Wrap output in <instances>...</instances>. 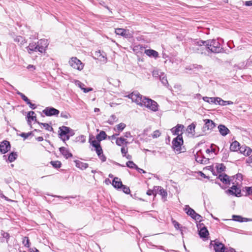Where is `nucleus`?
Wrapping results in <instances>:
<instances>
[{
	"mask_svg": "<svg viewBox=\"0 0 252 252\" xmlns=\"http://www.w3.org/2000/svg\"><path fill=\"white\" fill-rule=\"evenodd\" d=\"M116 144L119 146H121L124 144L126 146L127 144H129V143L124 137H120L116 138Z\"/></svg>",
	"mask_w": 252,
	"mask_h": 252,
	"instance_id": "2f4dec72",
	"label": "nucleus"
},
{
	"mask_svg": "<svg viewBox=\"0 0 252 252\" xmlns=\"http://www.w3.org/2000/svg\"><path fill=\"white\" fill-rule=\"evenodd\" d=\"M185 211L186 214L190 216L192 219L195 218L197 213L189 205H186L185 207Z\"/></svg>",
	"mask_w": 252,
	"mask_h": 252,
	"instance_id": "5701e85b",
	"label": "nucleus"
},
{
	"mask_svg": "<svg viewBox=\"0 0 252 252\" xmlns=\"http://www.w3.org/2000/svg\"><path fill=\"white\" fill-rule=\"evenodd\" d=\"M59 151L61 154L64 157L65 159H68L69 158H72L73 155L71 153L69 150L64 147H61L59 148Z\"/></svg>",
	"mask_w": 252,
	"mask_h": 252,
	"instance_id": "aec40b11",
	"label": "nucleus"
},
{
	"mask_svg": "<svg viewBox=\"0 0 252 252\" xmlns=\"http://www.w3.org/2000/svg\"><path fill=\"white\" fill-rule=\"evenodd\" d=\"M216 168L217 171L219 173H220L225 170V166L223 163H218L216 165Z\"/></svg>",
	"mask_w": 252,
	"mask_h": 252,
	"instance_id": "58836bf2",
	"label": "nucleus"
},
{
	"mask_svg": "<svg viewBox=\"0 0 252 252\" xmlns=\"http://www.w3.org/2000/svg\"><path fill=\"white\" fill-rule=\"evenodd\" d=\"M204 125L202 128L204 131L206 130H212L216 126V124L210 119L203 120Z\"/></svg>",
	"mask_w": 252,
	"mask_h": 252,
	"instance_id": "dca6fc26",
	"label": "nucleus"
},
{
	"mask_svg": "<svg viewBox=\"0 0 252 252\" xmlns=\"http://www.w3.org/2000/svg\"><path fill=\"white\" fill-rule=\"evenodd\" d=\"M202 98L204 101H205L210 104H218V100H219L218 97H209L205 96L202 97Z\"/></svg>",
	"mask_w": 252,
	"mask_h": 252,
	"instance_id": "b1692460",
	"label": "nucleus"
},
{
	"mask_svg": "<svg viewBox=\"0 0 252 252\" xmlns=\"http://www.w3.org/2000/svg\"><path fill=\"white\" fill-rule=\"evenodd\" d=\"M22 243L25 247L30 248L31 243L29 237L27 236L24 237L23 238Z\"/></svg>",
	"mask_w": 252,
	"mask_h": 252,
	"instance_id": "c03bdc74",
	"label": "nucleus"
},
{
	"mask_svg": "<svg viewBox=\"0 0 252 252\" xmlns=\"http://www.w3.org/2000/svg\"><path fill=\"white\" fill-rule=\"evenodd\" d=\"M154 189H156L157 194L160 195L163 198L166 197L167 191L163 188L160 186H154Z\"/></svg>",
	"mask_w": 252,
	"mask_h": 252,
	"instance_id": "bb28decb",
	"label": "nucleus"
},
{
	"mask_svg": "<svg viewBox=\"0 0 252 252\" xmlns=\"http://www.w3.org/2000/svg\"><path fill=\"white\" fill-rule=\"evenodd\" d=\"M228 194L234 195L237 197L240 196L241 195V190L237 185H233L231 187L226 190Z\"/></svg>",
	"mask_w": 252,
	"mask_h": 252,
	"instance_id": "4468645a",
	"label": "nucleus"
},
{
	"mask_svg": "<svg viewBox=\"0 0 252 252\" xmlns=\"http://www.w3.org/2000/svg\"><path fill=\"white\" fill-rule=\"evenodd\" d=\"M217 179H219L221 182L226 185H230L231 180L229 176L225 173H221L219 174Z\"/></svg>",
	"mask_w": 252,
	"mask_h": 252,
	"instance_id": "a211bd4d",
	"label": "nucleus"
},
{
	"mask_svg": "<svg viewBox=\"0 0 252 252\" xmlns=\"http://www.w3.org/2000/svg\"><path fill=\"white\" fill-rule=\"evenodd\" d=\"M132 100L133 102H135L137 105L140 106H144L145 104L144 99H147V97L143 96V95H124Z\"/></svg>",
	"mask_w": 252,
	"mask_h": 252,
	"instance_id": "9b49d317",
	"label": "nucleus"
},
{
	"mask_svg": "<svg viewBox=\"0 0 252 252\" xmlns=\"http://www.w3.org/2000/svg\"><path fill=\"white\" fill-rule=\"evenodd\" d=\"M42 113L47 117H58L60 114V111L53 107H46L42 111Z\"/></svg>",
	"mask_w": 252,
	"mask_h": 252,
	"instance_id": "6e6552de",
	"label": "nucleus"
},
{
	"mask_svg": "<svg viewBox=\"0 0 252 252\" xmlns=\"http://www.w3.org/2000/svg\"><path fill=\"white\" fill-rule=\"evenodd\" d=\"M194 157L196 161L199 163L206 164L209 162V158L204 157L201 150H199L194 155Z\"/></svg>",
	"mask_w": 252,
	"mask_h": 252,
	"instance_id": "f8f14e48",
	"label": "nucleus"
},
{
	"mask_svg": "<svg viewBox=\"0 0 252 252\" xmlns=\"http://www.w3.org/2000/svg\"><path fill=\"white\" fill-rule=\"evenodd\" d=\"M0 241L1 243H3L6 240L7 243L10 238V234L8 232H6L4 231L1 230L0 231Z\"/></svg>",
	"mask_w": 252,
	"mask_h": 252,
	"instance_id": "c756f323",
	"label": "nucleus"
},
{
	"mask_svg": "<svg viewBox=\"0 0 252 252\" xmlns=\"http://www.w3.org/2000/svg\"><path fill=\"white\" fill-rule=\"evenodd\" d=\"M94 55L101 62L106 63L107 61V58L106 57V54L104 52H101L100 51H96Z\"/></svg>",
	"mask_w": 252,
	"mask_h": 252,
	"instance_id": "cd10ccee",
	"label": "nucleus"
},
{
	"mask_svg": "<svg viewBox=\"0 0 252 252\" xmlns=\"http://www.w3.org/2000/svg\"><path fill=\"white\" fill-rule=\"evenodd\" d=\"M144 100L145 101L144 106L154 112H156L158 110V105L157 102L149 98Z\"/></svg>",
	"mask_w": 252,
	"mask_h": 252,
	"instance_id": "423d86ee",
	"label": "nucleus"
},
{
	"mask_svg": "<svg viewBox=\"0 0 252 252\" xmlns=\"http://www.w3.org/2000/svg\"><path fill=\"white\" fill-rule=\"evenodd\" d=\"M18 158V155L17 152L12 151L8 155V158L6 159V161H8L9 162H12L14 161H15Z\"/></svg>",
	"mask_w": 252,
	"mask_h": 252,
	"instance_id": "473e14b6",
	"label": "nucleus"
},
{
	"mask_svg": "<svg viewBox=\"0 0 252 252\" xmlns=\"http://www.w3.org/2000/svg\"><path fill=\"white\" fill-rule=\"evenodd\" d=\"M200 226H203L202 228L198 230V235L199 237L203 239L204 241L207 240L209 238V233L207 227L203 224L200 223Z\"/></svg>",
	"mask_w": 252,
	"mask_h": 252,
	"instance_id": "ddd939ff",
	"label": "nucleus"
},
{
	"mask_svg": "<svg viewBox=\"0 0 252 252\" xmlns=\"http://www.w3.org/2000/svg\"><path fill=\"white\" fill-rule=\"evenodd\" d=\"M123 185L122 182L120 179L116 177H114L113 180H112V185L114 188L119 190H121V188Z\"/></svg>",
	"mask_w": 252,
	"mask_h": 252,
	"instance_id": "412c9836",
	"label": "nucleus"
},
{
	"mask_svg": "<svg viewBox=\"0 0 252 252\" xmlns=\"http://www.w3.org/2000/svg\"><path fill=\"white\" fill-rule=\"evenodd\" d=\"M196 126V123L194 122L192 123L189 125L187 129V131L189 133L193 134L195 132V128Z\"/></svg>",
	"mask_w": 252,
	"mask_h": 252,
	"instance_id": "e433bc0d",
	"label": "nucleus"
},
{
	"mask_svg": "<svg viewBox=\"0 0 252 252\" xmlns=\"http://www.w3.org/2000/svg\"><path fill=\"white\" fill-rule=\"evenodd\" d=\"M115 32L116 34L121 35L126 38H132L133 35V31L122 28L116 29Z\"/></svg>",
	"mask_w": 252,
	"mask_h": 252,
	"instance_id": "0eeeda50",
	"label": "nucleus"
},
{
	"mask_svg": "<svg viewBox=\"0 0 252 252\" xmlns=\"http://www.w3.org/2000/svg\"><path fill=\"white\" fill-rule=\"evenodd\" d=\"M236 179L240 181L243 180V175L242 174L238 173L236 175Z\"/></svg>",
	"mask_w": 252,
	"mask_h": 252,
	"instance_id": "0e129e2a",
	"label": "nucleus"
},
{
	"mask_svg": "<svg viewBox=\"0 0 252 252\" xmlns=\"http://www.w3.org/2000/svg\"><path fill=\"white\" fill-rule=\"evenodd\" d=\"M159 77L160 81L165 86L166 85H168V81L167 80L166 75L164 74V73L160 72Z\"/></svg>",
	"mask_w": 252,
	"mask_h": 252,
	"instance_id": "a19ab883",
	"label": "nucleus"
},
{
	"mask_svg": "<svg viewBox=\"0 0 252 252\" xmlns=\"http://www.w3.org/2000/svg\"><path fill=\"white\" fill-rule=\"evenodd\" d=\"M135 170H136L137 172H138L139 173H143V174H145V173H146V172L144 170H143V169H141V168H140L138 167V166H136V168H135Z\"/></svg>",
	"mask_w": 252,
	"mask_h": 252,
	"instance_id": "e2e57ef3",
	"label": "nucleus"
},
{
	"mask_svg": "<svg viewBox=\"0 0 252 252\" xmlns=\"http://www.w3.org/2000/svg\"><path fill=\"white\" fill-rule=\"evenodd\" d=\"M37 124L40 126H42L46 130L49 131H53V128L50 126L48 123H43L41 122H37Z\"/></svg>",
	"mask_w": 252,
	"mask_h": 252,
	"instance_id": "37998d69",
	"label": "nucleus"
},
{
	"mask_svg": "<svg viewBox=\"0 0 252 252\" xmlns=\"http://www.w3.org/2000/svg\"><path fill=\"white\" fill-rule=\"evenodd\" d=\"M195 44L199 46L203 45L207 49L215 53L220 52L222 49L220 43L214 39L207 41L200 40L196 42Z\"/></svg>",
	"mask_w": 252,
	"mask_h": 252,
	"instance_id": "f257e3e1",
	"label": "nucleus"
},
{
	"mask_svg": "<svg viewBox=\"0 0 252 252\" xmlns=\"http://www.w3.org/2000/svg\"><path fill=\"white\" fill-rule=\"evenodd\" d=\"M240 145V143L238 141H234L230 144V150L232 152L238 151Z\"/></svg>",
	"mask_w": 252,
	"mask_h": 252,
	"instance_id": "72a5a7b5",
	"label": "nucleus"
},
{
	"mask_svg": "<svg viewBox=\"0 0 252 252\" xmlns=\"http://www.w3.org/2000/svg\"><path fill=\"white\" fill-rule=\"evenodd\" d=\"M107 137V135L106 133L103 130H101L99 133L96 135V140L94 139V137L93 135H90L89 136V142L90 143L100 144V141L106 139Z\"/></svg>",
	"mask_w": 252,
	"mask_h": 252,
	"instance_id": "7ed1b4c3",
	"label": "nucleus"
},
{
	"mask_svg": "<svg viewBox=\"0 0 252 252\" xmlns=\"http://www.w3.org/2000/svg\"><path fill=\"white\" fill-rule=\"evenodd\" d=\"M120 190H122L126 194H129L130 192L129 188L124 185L122 186Z\"/></svg>",
	"mask_w": 252,
	"mask_h": 252,
	"instance_id": "de8ad7c7",
	"label": "nucleus"
},
{
	"mask_svg": "<svg viewBox=\"0 0 252 252\" xmlns=\"http://www.w3.org/2000/svg\"><path fill=\"white\" fill-rule=\"evenodd\" d=\"M183 144L184 142L173 138L172 142V148L174 151L178 152V153H181Z\"/></svg>",
	"mask_w": 252,
	"mask_h": 252,
	"instance_id": "f3484780",
	"label": "nucleus"
},
{
	"mask_svg": "<svg viewBox=\"0 0 252 252\" xmlns=\"http://www.w3.org/2000/svg\"><path fill=\"white\" fill-rule=\"evenodd\" d=\"M118 120V118L115 115H112L110 119L108 120V123L110 125H113L114 122H116Z\"/></svg>",
	"mask_w": 252,
	"mask_h": 252,
	"instance_id": "3c124183",
	"label": "nucleus"
},
{
	"mask_svg": "<svg viewBox=\"0 0 252 252\" xmlns=\"http://www.w3.org/2000/svg\"><path fill=\"white\" fill-rule=\"evenodd\" d=\"M210 247H213L215 252H225L227 249L224 244L217 240L211 241Z\"/></svg>",
	"mask_w": 252,
	"mask_h": 252,
	"instance_id": "39448f33",
	"label": "nucleus"
},
{
	"mask_svg": "<svg viewBox=\"0 0 252 252\" xmlns=\"http://www.w3.org/2000/svg\"><path fill=\"white\" fill-rule=\"evenodd\" d=\"M198 174L202 177L206 179H209V177L208 176H206L203 172L199 171Z\"/></svg>",
	"mask_w": 252,
	"mask_h": 252,
	"instance_id": "69168bd1",
	"label": "nucleus"
},
{
	"mask_svg": "<svg viewBox=\"0 0 252 252\" xmlns=\"http://www.w3.org/2000/svg\"><path fill=\"white\" fill-rule=\"evenodd\" d=\"M126 127V125L123 123H121L116 126V128H115V130H118L119 132H121Z\"/></svg>",
	"mask_w": 252,
	"mask_h": 252,
	"instance_id": "a18cd8bd",
	"label": "nucleus"
},
{
	"mask_svg": "<svg viewBox=\"0 0 252 252\" xmlns=\"http://www.w3.org/2000/svg\"><path fill=\"white\" fill-rule=\"evenodd\" d=\"M74 162L76 167L82 170L86 169L89 166L88 163L82 162L78 160H74Z\"/></svg>",
	"mask_w": 252,
	"mask_h": 252,
	"instance_id": "c85d7f7f",
	"label": "nucleus"
},
{
	"mask_svg": "<svg viewBox=\"0 0 252 252\" xmlns=\"http://www.w3.org/2000/svg\"><path fill=\"white\" fill-rule=\"evenodd\" d=\"M126 166L130 168V169H135L136 166L137 165L133 162L132 160H128L126 162Z\"/></svg>",
	"mask_w": 252,
	"mask_h": 252,
	"instance_id": "49530a36",
	"label": "nucleus"
},
{
	"mask_svg": "<svg viewBox=\"0 0 252 252\" xmlns=\"http://www.w3.org/2000/svg\"><path fill=\"white\" fill-rule=\"evenodd\" d=\"M183 132L182 131L181 132V133H178V134H176L177 136L174 138V139H177V140H179L180 141H182V142H184V140L183 138Z\"/></svg>",
	"mask_w": 252,
	"mask_h": 252,
	"instance_id": "5fc2aeb1",
	"label": "nucleus"
},
{
	"mask_svg": "<svg viewBox=\"0 0 252 252\" xmlns=\"http://www.w3.org/2000/svg\"><path fill=\"white\" fill-rule=\"evenodd\" d=\"M160 75L159 72L158 70H154L153 72V75L155 77H158Z\"/></svg>",
	"mask_w": 252,
	"mask_h": 252,
	"instance_id": "774afa93",
	"label": "nucleus"
},
{
	"mask_svg": "<svg viewBox=\"0 0 252 252\" xmlns=\"http://www.w3.org/2000/svg\"><path fill=\"white\" fill-rule=\"evenodd\" d=\"M144 53L146 55L150 57L157 58L158 56V52L152 49L145 50Z\"/></svg>",
	"mask_w": 252,
	"mask_h": 252,
	"instance_id": "7c9ffc66",
	"label": "nucleus"
},
{
	"mask_svg": "<svg viewBox=\"0 0 252 252\" xmlns=\"http://www.w3.org/2000/svg\"><path fill=\"white\" fill-rule=\"evenodd\" d=\"M246 147H241L240 146L239 147L238 151L240 152V153L243 154L244 155H245V152L246 151Z\"/></svg>",
	"mask_w": 252,
	"mask_h": 252,
	"instance_id": "bf43d9fd",
	"label": "nucleus"
},
{
	"mask_svg": "<svg viewBox=\"0 0 252 252\" xmlns=\"http://www.w3.org/2000/svg\"><path fill=\"white\" fill-rule=\"evenodd\" d=\"M23 100L26 102L27 104L31 102V100L27 97V95H21Z\"/></svg>",
	"mask_w": 252,
	"mask_h": 252,
	"instance_id": "680f3d73",
	"label": "nucleus"
},
{
	"mask_svg": "<svg viewBox=\"0 0 252 252\" xmlns=\"http://www.w3.org/2000/svg\"><path fill=\"white\" fill-rule=\"evenodd\" d=\"M121 151L123 155V156L124 157L125 156H126V155L127 153V149L125 148V147H123L121 148Z\"/></svg>",
	"mask_w": 252,
	"mask_h": 252,
	"instance_id": "052dcab7",
	"label": "nucleus"
},
{
	"mask_svg": "<svg viewBox=\"0 0 252 252\" xmlns=\"http://www.w3.org/2000/svg\"><path fill=\"white\" fill-rule=\"evenodd\" d=\"M50 163L55 169H58V168H60L62 165V162L59 160L51 161L50 162Z\"/></svg>",
	"mask_w": 252,
	"mask_h": 252,
	"instance_id": "79ce46f5",
	"label": "nucleus"
},
{
	"mask_svg": "<svg viewBox=\"0 0 252 252\" xmlns=\"http://www.w3.org/2000/svg\"><path fill=\"white\" fill-rule=\"evenodd\" d=\"M172 223L174 225V227L177 230L183 228V227L181 226V224L175 220H172Z\"/></svg>",
	"mask_w": 252,
	"mask_h": 252,
	"instance_id": "864d4df0",
	"label": "nucleus"
},
{
	"mask_svg": "<svg viewBox=\"0 0 252 252\" xmlns=\"http://www.w3.org/2000/svg\"><path fill=\"white\" fill-rule=\"evenodd\" d=\"M90 144L94 148V150L97 154L98 158L102 162L106 160V157L103 154V150L100 144H96L94 143H90Z\"/></svg>",
	"mask_w": 252,
	"mask_h": 252,
	"instance_id": "1a4fd4ad",
	"label": "nucleus"
},
{
	"mask_svg": "<svg viewBox=\"0 0 252 252\" xmlns=\"http://www.w3.org/2000/svg\"><path fill=\"white\" fill-rule=\"evenodd\" d=\"M246 190L248 194H252V186L246 187Z\"/></svg>",
	"mask_w": 252,
	"mask_h": 252,
	"instance_id": "338daca9",
	"label": "nucleus"
},
{
	"mask_svg": "<svg viewBox=\"0 0 252 252\" xmlns=\"http://www.w3.org/2000/svg\"><path fill=\"white\" fill-rule=\"evenodd\" d=\"M74 134V130L69 127L63 126L59 128V137L64 142L69 140L70 137L73 136Z\"/></svg>",
	"mask_w": 252,
	"mask_h": 252,
	"instance_id": "f03ea898",
	"label": "nucleus"
},
{
	"mask_svg": "<svg viewBox=\"0 0 252 252\" xmlns=\"http://www.w3.org/2000/svg\"><path fill=\"white\" fill-rule=\"evenodd\" d=\"M76 85H77L81 90H83V92L84 93H87L89 92L90 91H92L93 90L92 88H84L85 85L82 84L79 81L76 82Z\"/></svg>",
	"mask_w": 252,
	"mask_h": 252,
	"instance_id": "f704fd0d",
	"label": "nucleus"
},
{
	"mask_svg": "<svg viewBox=\"0 0 252 252\" xmlns=\"http://www.w3.org/2000/svg\"><path fill=\"white\" fill-rule=\"evenodd\" d=\"M36 43H30L26 48L27 52L29 54H32L34 53V51H35V47H36Z\"/></svg>",
	"mask_w": 252,
	"mask_h": 252,
	"instance_id": "c9c22d12",
	"label": "nucleus"
},
{
	"mask_svg": "<svg viewBox=\"0 0 252 252\" xmlns=\"http://www.w3.org/2000/svg\"><path fill=\"white\" fill-rule=\"evenodd\" d=\"M77 141L81 140L82 143H84L86 141L85 136L83 135L79 136L76 138Z\"/></svg>",
	"mask_w": 252,
	"mask_h": 252,
	"instance_id": "13d9d810",
	"label": "nucleus"
},
{
	"mask_svg": "<svg viewBox=\"0 0 252 252\" xmlns=\"http://www.w3.org/2000/svg\"><path fill=\"white\" fill-rule=\"evenodd\" d=\"M160 135V132L158 130H156L154 131L152 135V137L153 138H156L158 137Z\"/></svg>",
	"mask_w": 252,
	"mask_h": 252,
	"instance_id": "6e6d98bb",
	"label": "nucleus"
},
{
	"mask_svg": "<svg viewBox=\"0 0 252 252\" xmlns=\"http://www.w3.org/2000/svg\"><path fill=\"white\" fill-rule=\"evenodd\" d=\"M202 217L198 213L196 214L195 216V218H194L193 219L197 221H199V222L202 221Z\"/></svg>",
	"mask_w": 252,
	"mask_h": 252,
	"instance_id": "4d7b16f0",
	"label": "nucleus"
},
{
	"mask_svg": "<svg viewBox=\"0 0 252 252\" xmlns=\"http://www.w3.org/2000/svg\"><path fill=\"white\" fill-rule=\"evenodd\" d=\"M218 128L220 134L223 136H226L230 132L229 129L224 125H220Z\"/></svg>",
	"mask_w": 252,
	"mask_h": 252,
	"instance_id": "4be33fe9",
	"label": "nucleus"
},
{
	"mask_svg": "<svg viewBox=\"0 0 252 252\" xmlns=\"http://www.w3.org/2000/svg\"><path fill=\"white\" fill-rule=\"evenodd\" d=\"M48 40L45 39H41L39 40L36 44L34 52H38L40 54L44 53L46 50V48L48 46Z\"/></svg>",
	"mask_w": 252,
	"mask_h": 252,
	"instance_id": "20e7f679",
	"label": "nucleus"
},
{
	"mask_svg": "<svg viewBox=\"0 0 252 252\" xmlns=\"http://www.w3.org/2000/svg\"><path fill=\"white\" fill-rule=\"evenodd\" d=\"M60 117L66 119L70 118L71 117L70 114L66 111H63L61 112Z\"/></svg>",
	"mask_w": 252,
	"mask_h": 252,
	"instance_id": "09e8293b",
	"label": "nucleus"
},
{
	"mask_svg": "<svg viewBox=\"0 0 252 252\" xmlns=\"http://www.w3.org/2000/svg\"><path fill=\"white\" fill-rule=\"evenodd\" d=\"M69 63L72 67L78 70H81L84 67L82 63L76 57L71 58Z\"/></svg>",
	"mask_w": 252,
	"mask_h": 252,
	"instance_id": "9d476101",
	"label": "nucleus"
},
{
	"mask_svg": "<svg viewBox=\"0 0 252 252\" xmlns=\"http://www.w3.org/2000/svg\"><path fill=\"white\" fill-rule=\"evenodd\" d=\"M146 194L149 196L153 195L155 197L157 194V191H156V189H154V188L153 189H149L147 191Z\"/></svg>",
	"mask_w": 252,
	"mask_h": 252,
	"instance_id": "603ef678",
	"label": "nucleus"
},
{
	"mask_svg": "<svg viewBox=\"0 0 252 252\" xmlns=\"http://www.w3.org/2000/svg\"><path fill=\"white\" fill-rule=\"evenodd\" d=\"M11 144L9 141L3 140L0 143V152L5 154L10 150Z\"/></svg>",
	"mask_w": 252,
	"mask_h": 252,
	"instance_id": "2eb2a0df",
	"label": "nucleus"
},
{
	"mask_svg": "<svg viewBox=\"0 0 252 252\" xmlns=\"http://www.w3.org/2000/svg\"><path fill=\"white\" fill-rule=\"evenodd\" d=\"M33 133L32 131L29 132L28 133L22 132L19 134V136L23 137L24 139H27L28 137L31 135H32Z\"/></svg>",
	"mask_w": 252,
	"mask_h": 252,
	"instance_id": "8fccbe9b",
	"label": "nucleus"
},
{
	"mask_svg": "<svg viewBox=\"0 0 252 252\" xmlns=\"http://www.w3.org/2000/svg\"><path fill=\"white\" fill-rule=\"evenodd\" d=\"M28 124L31 126L32 121H34L35 123L38 122L36 119V116L34 111H29L26 117Z\"/></svg>",
	"mask_w": 252,
	"mask_h": 252,
	"instance_id": "6ab92c4d",
	"label": "nucleus"
},
{
	"mask_svg": "<svg viewBox=\"0 0 252 252\" xmlns=\"http://www.w3.org/2000/svg\"><path fill=\"white\" fill-rule=\"evenodd\" d=\"M221 152H223L221 160L223 162H227V158L229 157V151L226 149H222Z\"/></svg>",
	"mask_w": 252,
	"mask_h": 252,
	"instance_id": "4c0bfd02",
	"label": "nucleus"
},
{
	"mask_svg": "<svg viewBox=\"0 0 252 252\" xmlns=\"http://www.w3.org/2000/svg\"><path fill=\"white\" fill-rule=\"evenodd\" d=\"M232 220L238 222H246L248 221H252V219H248L246 218H244L242 217L241 216L239 215H232Z\"/></svg>",
	"mask_w": 252,
	"mask_h": 252,
	"instance_id": "a878e982",
	"label": "nucleus"
},
{
	"mask_svg": "<svg viewBox=\"0 0 252 252\" xmlns=\"http://www.w3.org/2000/svg\"><path fill=\"white\" fill-rule=\"evenodd\" d=\"M233 104V102L231 101H226L223 100L220 97H219L218 103V104L221 105V106H226L227 105H230Z\"/></svg>",
	"mask_w": 252,
	"mask_h": 252,
	"instance_id": "ea45409f",
	"label": "nucleus"
},
{
	"mask_svg": "<svg viewBox=\"0 0 252 252\" xmlns=\"http://www.w3.org/2000/svg\"><path fill=\"white\" fill-rule=\"evenodd\" d=\"M184 126L182 124H177L175 126L171 129V131L173 135H176L179 133L180 131H182L184 129Z\"/></svg>",
	"mask_w": 252,
	"mask_h": 252,
	"instance_id": "393cba45",
	"label": "nucleus"
}]
</instances>
